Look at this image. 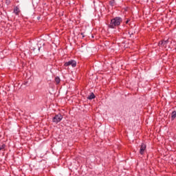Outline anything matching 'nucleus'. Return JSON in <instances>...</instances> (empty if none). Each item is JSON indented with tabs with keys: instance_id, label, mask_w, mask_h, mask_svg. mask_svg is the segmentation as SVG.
Masks as SVG:
<instances>
[{
	"instance_id": "obj_1",
	"label": "nucleus",
	"mask_w": 176,
	"mask_h": 176,
	"mask_svg": "<svg viewBox=\"0 0 176 176\" xmlns=\"http://www.w3.org/2000/svg\"><path fill=\"white\" fill-rule=\"evenodd\" d=\"M122 19L120 16H116L111 20V23L109 25V28H116V27L120 25Z\"/></svg>"
},
{
	"instance_id": "obj_2",
	"label": "nucleus",
	"mask_w": 176,
	"mask_h": 176,
	"mask_svg": "<svg viewBox=\"0 0 176 176\" xmlns=\"http://www.w3.org/2000/svg\"><path fill=\"white\" fill-rule=\"evenodd\" d=\"M63 120V116L60 113H58L53 118H52V122L53 123H60Z\"/></svg>"
},
{
	"instance_id": "obj_3",
	"label": "nucleus",
	"mask_w": 176,
	"mask_h": 176,
	"mask_svg": "<svg viewBox=\"0 0 176 176\" xmlns=\"http://www.w3.org/2000/svg\"><path fill=\"white\" fill-rule=\"evenodd\" d=\"M64 65L65 67H69V65H72L74 68L76 67V61L74 60H70L68 62H66Z\"/></svg>"
},
{
	"instance_id": "obj_4",
	"label": "nucleus",
	"mask_w": 176,
	"mask_h": 176,
	"mask_svg": "<svg viewBox=\"0 0 176 176\" xmlns=\"http://www.w3.org/2000/svg\"><path fill=\"white\" fill-rule=\"evenodd\" d=\"M36 46H37V47H38V52H41V48L43 46H45V41H43V40L39 41L37 43Z\"/></svg>"
},
{
	"instance_id": "obj_5",
	"label": "nucleus",
	"mask_w": 176,
	"mask_h": 176,
	"mask_svg": "<svg viewBox=\"0 0 176 176\" xmlns=\"http://www.w3.org/2000/svg\"><path fill=\"white\" fill-rule=\"evenodd\" d=\"M145 149H146V144L142 143L140 146V155H144V152H145Z\"/></svg>"
},
{
	"instance_id": "obj_6",
	"label": "nucleus",
	"mask_w": 176,
	"mask_h": 176,
	"mask_svg": "<svg viewBox=\"0 0 176 176\" xmlns=\"http://www.w3.org/2000/svg\"><path fill=\"white\" fill-rule=\"evenodd\" d=\"M167 43H168V40L161 41L159 42L158 45L159 46H162L164 47H166V46H167Z\"/></svg>"
},
{
	"instance_id": "obj_7",
	"label": "nucleus",
	"mask_w": 176,
	"mask_h": 176,
	"mask_svg": "<svg viewBox=\"0 0 176 176\" xmlns=\"http://www.w3.org/2000/svg\"><path fill=\"white\" fill-rule=\"evenodd\" d=\"M94 98H96V95L93 92L90 94V96H87V100H94Z\"/></svg>"
},
{
	"instance_id": "obj_8",
	"label": "nucleus",
	"mask_w": 176,
	"mask_h": 176,
	"mask_svg": "<svg viewBox=\"0 0 176 176\" xmlns=\"http://www.w3.org/2000/svg\"><path fill=\"white\" fill-rule=\"evenodd\" d=\"M14 13H15L16 16H19V13H20V9L18 7H15L14 8Z\"/></svg>"
},
{
	"instance_id": "obj_9",
	"label": "nucleus",
	"mask_w": 176,
	"mask_h": 176,
	"mask_svg": "<svg viewBox=\"0 0 176 176\" xmlns=\"http://www.w3.org/2000/svg\"><path fill=\"white\" fill-rule=\"evenodd\" d=\"M171 118L172 119H175L176 118V111H173L171 113Z\"/></svg>"
},
{
	"instance_id": "obj_10",
	"label": "nucleus",
	"mask_w": 176,
	"mask_h": 176,
	"mask_svg": "<svg viewBox=\"0 0 176 176\" xmlns=\"http://www.w3.org/2000/svg\"><path fill=\"white\" fill-rule=\"evenodd\" d=\"M55 82H56V85H58V83H60V82H61V80L59 78V77H56Z\"/></svg>"
},
{
	"instance_id": "obj_11",
	"label": "nucleus",
	"mask_w": 176,
	"mask_h": 176,
	"mask_svg": "<svg viewBox=\"0 0 176 176\" xmlns=\"http://www.w3.org/2000/svg\"><path fill=\"white\" fill-rule=\"evenodd\" d=\"M30 49L31 50H33V52H35V50H36V47L34 45H31Z\"/></svg>"
},
{
	"instance_id": "obj_12",
	"label": "nucleus",
	"mask_w": 176,
	"mask_h": 176,
	"mask_svg": "<svg viewBox=\"0 0 176 176\" xmlns=\"http://www.w3.org/2000/svg\"><path fill=\"white\" fill-rule=\"evenodd\" d=\"M6 145L5 144H2L1 146H0V151H2V149H5Z\"/></svg>"
},
{
	"instance_id": "obj_13",
	"label": "nucleus",
	"mask_w": 176,
	"mask_h": 176,
	"mask_svg": "<svg viewBox=\"0 0 176 176\" xmlns=\"http://www.w3.org/2000/svg\"><path fill=\"white\" fill-rule=\"evenodd\" d=\"M110 5H111V6H113V5H115V0H111L110 1Z\"/></svg>"
},
{
	"instance_id": "obj_14",
	"label": "nucleus",
	"mask_w": 176,
	"mask_h": 176,
	"mask_svg": "<svg viewBox=\"0 0 176 176\" xmlns=\"http://www.w3.org/2000/svg\"><path fill=\"white\" fill-rule=\"evenodd\" d=\"M129 35H130V36H131V35H133V32H129Z\"/></svg>"
},
{
	"instance_id": "obj_15",
	"label": "nucleus",
	"mask_w": 176,
	"mask_h": 176,
	"mask_svg": "<svg viewBox=\"0 0 176 176\" xmlns=\"http://www.w3.org/2000/svg\"><path fill=\"white\" fill-rule=\"evenodd\" d=\"M81 35H82V38H85V34L83 33H81Z\"/></svg>"
},
{
	"instance_id": "obj_16",
	"label": "nucleus",
	"mask_w": 176,
	"mask_h": 176,
	"mask_svg": "<svg viewBox=\"0 0 176 176\" xmlns=\"http://www.w3.org/2000/svg\"><path fill=\"white\" fill-rule=\"evenodd\" d=\"M129 20H127L125 23H126V24H129Z\"/></svg>"
},
{
	"instance_id": "obj_17",
	"label": "nucleus",
	"mask_w": 176,
	"mask_h": 176,
	"mask_svg": "<svg viewBox=\"0 0 176 176\" xmlns=\"http://www.w3.org/2000/svg\"><path fill=\"white\" fill-rule=\"evenodd\" d=\"M37 19H38V20H41V16H38Z\"/></svg>"
},
{
	"instance_id": "obj_18",
	"label": "nucleus",
	"mask_w": 176,
	"mask_h": 176,
	"mask_svg": "<svg viewBox=\"0 0 176 176\" xmlns=\"http://www.w3.org/2000/svg\"><path fill=\"white\" fill-rule=\"evenodd\" d=\"M146 1H148V0H146Z\"/></svg>"
}]
</instances>
